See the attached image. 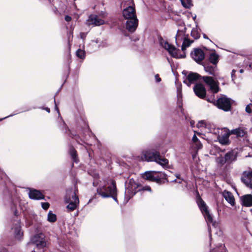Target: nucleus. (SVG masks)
Returning a JSON list of instances; mask_svg holds the SVG:
<instances>
[{
    "mask_svg": "<svg viewBox=\"0 0 252 252\" xmlns=\"http://www.w3.org/2000/svg\"><path fill=\"white\" fill-rule=\"evenodd\" d=\"M70 154L74 161L77 162V160L76 158V151L73 148H71L70 150Z\"/></svg>",
    "mask_w": 252,
    "mask_h": 252,
    "instance_id": "34",
    "label": "nucleus"
},
{
    "mask_svg": "<svg viewBox=\"0 0 252 252\" xmlns=\"http://www.w3.org/2000/svg\"><path fill=\"white\" fill-rule=\"evenodd\" d=\"M158 173V172L155 171H147L145 172L143 177L146 180L158 183L160 181V177L156 176V174Z\"/></svg>",
    "mask_w": 252,
    "mask_h": 252,
    "instance_id": "15",
    "label": "nucleus"
},
{
    "mask_svg": "<svg viewBox=\"0 0 252 252\" xmlns=\"http://www.w3.org/2000/svg\"><path fill=\"white\" fill-rule=\"evenodd\" d=\"M186 28H184L183 30H178L176 37L175 40L176 45L178 46H180V43L183 41L186 38H187L185 34Z\"/></svg>",
    "mask_w": 252,
    "mask_h": 252,
    "instance_id": "16",
    "label": "nucleus"
},
{
    "mask_svg": "<svg viewBox=\"0 0 252 252\" xmlns=\"http://www.w3.org/2000/svg\"><path fill=\"white\" fill-rule=\"evenodd\" d=\"M155 162L164 168L168 167V160L165 158H162L159 154H158V158H157Z\"/></svg>",
    "mask_w": 252,
    "mask_h": 252,
    "instance_id": "21",
    "label": "nucleus"
},
{
    "mask_svg": "<svg viewBox=\"0 0 252 252\" xmlns=\"http://www.w3.org/2000/svg\"><path fill=\"white\" fill-rule=\"evenodd\" d=\"M71 20V17L69 16H68V15H66L65 17V20L67 22H69Z\"/></svg>",
    "mask_w": 252,
    "mask_h": 252,
    "instance_id": "41",
    "label": "nucleus"
},
{
    "mask_svg": "<svg viewBox=\"0 0 252 252\" xmlns=\"http://www.w3.org/2000/svg\"><path fill=\"white\" fill-rule=\"evenodd\" d=\"M235 71L234 70H233L232 71V76H233L235 73Z\"/></svg>",
    "mask_w": 252,
    "mask_h": 252,
    "instance_id": "49",
    "label": "nucleus"
},
{
    "mask_svg": "<svg viewBox=\"0 0 252 252\" xmlns=\"http://www.w3.org/2000/svg\"><path fill=\"white\" fill-rule=\"evenodd\" d=\"M208 223H211L215 225V222L214 221L212 215L209 213L208 210L202 213Z\"/></svg>",
    "mask_w": 252,
    "mask_h": 252,
    "instance_id": "24",
    "label": "nucleus"
},
{
    "mask_svg": "<svg viewBox=\"0 0 252 252\" xmlns=\"http://www.w3.org/2000/svg\"><path fill=\"white\" fill-rule=\"evenodd\" d=\"M46 111H48V112H50V109H49V108H47L46 109Z\"/></svg>",
    "mask_w": 252,
    "mask_h": 252,
    "instance_id": "51",
    "label": "nucleus"
},
{
    "mask_svg": "<svg viewBox=\"0 0 252 252\" xmlns=\"http://www.w3.org/2000/svg\"><path fill=\"white\" fill-rule=\"evenodd\" d=\"M123 16L126 19L137 18L135 4L133 0H127L124 2Z\"/></svg>",
    "mask_w": 252,
    "mask_h": 252,
    "instance_id": "1",
    "label": "nucleus"
},
{
    "mask_svg": "<svg viewBox=\"0 0 252 252\" xmlns=\"http://www.w3.org/2000/svg\"><path fill=\"white\" fill-rule=\"evenodd\" d=\"M200 77V75L196 73H190L187 77L189 81L188 85L189 86L191 84L194 83Z\"/></svg>",
    "mask_w": 252,
    "mask_h": 252,
    "instance_id": "20",
    "label": "nucleus"
},
{
    "mask_svg": "<svg viewBox=\"0 0 252 252\" xmlns=\"http://www.w3.org/2000/svg\"><path fill=\"white\" fill-rule=\"evenodd\" d=\"M207 100L208 101V102H213L215 105H216V102L214 101V102H212V101H211L210 100V99H207Z\"/></svg>",
    "mask_w": 252,
    "mask_h": 252,
    "instance_id": "46",
    "label": "nucleus"
},
{
    "mask_svg": "<svg viewBox=\"0 0 252 252\" xmlns=\"http://www.w3.org/2000/svg\"><path fill=\"white\" fill-rule=\"evenodd\" d=\"M160 44L161 46L166 50H167L170 54V55L173 57L176 58H179L178 54V50L176 49L174 46L170 44L167 41L163 39H161L160 41Z\"/></svg>",
    "mask_w": 252,
    "mask_h": 252,
    "instance_id": "6",
    "label": "nucleus"
},
{
    "mask_svg": "<svg viewBox=\"0 0 252 252\" xmlns=\"http://www.w3.org/2000/svg\"><path fill=\"white\" fill-rule=\"evenodd\" d=\"M159 154V152L155 151H146L142 153L144 158L148 161H155Z\"/></svg>",
    "mask_w": 252,
    "mask_h": 252,
    "instance_id": "11",
    "label": "nucleus"
},
{
    "mask_svg": "<svg viewBox=\"0 0 252 252\" xmlns=\"http://www.w3.org/2000/svg\"><path fill=\"white\" fill-rule=\"evenodd\" d=\"M71 197L67 198L66 197L65 201L68 203V205L66 208L69 211H72L74 210L79 204V200L78 196L76 195L75 192H73L70 194Z\"/></svg>",
    "mask_w": 252,
    "mask_h": 252,
    "instance_id": "5",
    "label": "nucleus"
},
{
    "mask_svg": "<svg viewBox=\"0 0 252 252\" xmlns=\"http://www.w3.org/2000/svg\"><path fill=\"white\" fill-rule=\"evenodd\" d=\"M193 42V40L189 39L187 37L183 41L182 45V51H185L186 48L189 47L191 44Z\"/></svg>",
    "mask_w": 252,
    "mask_h": 252,
    "instance_id": "25",
    "label": "nucleus"
},
{
    "mask_svg": "<svg viewBox=\"0 0 252 252\" xmlns=\"http://www.w3.org/2000/svg\"><path fill=\"white\" fill-rule=\"evenodd\" d=\"M56 220L57 218L56 215L50 211L48 215V220L50 222H54Z\"/></svg>",
    "mask_w": 252,
    "mask_h": 252,
    "instance_id": "30",
    "label": "nucleus"
},
{
    "mask_svg": "<svg viewBox=\"0 0 252 252\" xmlns=\"http://www.w3.org/2000/svg\"><path fill=\"white\" fill-rule=\"evenodd\" d=\"M33 244L36 246L38 249H42L46 246V242L44 235L42 234L35 235L32 239Z\"/></svg>",
    "mask_w": 252,
    "mask_h": 252,
    "instance_id": "8",
    "label": "nucleus"
},
{
    "mask_svg": "<svg viewBox=\"0 0 252 252\" xmlns=\"http://www.w3.org/2000/svg\"><path fill=\"white\" fill-rule=\"evenodd\" d=\"M55 103H56L55 101ZM55 105H56V109L58 111V112H59V109L57 106L56 103H55Z\"/></svg>",
    "mask_w": 252,
    "mask_h": 252,
    "instance_id": "47",
    "label": "nucleus"
},
{
    "mask_svg": "<svg viewBox=\"0 0 252 252\" xmlns=\"http://www.w3.org/2000/svg\"><path fill=\"white\" fill-rule=\"evenodd\" d=\"M230 133L236 135L237 137H243L246 134V131L243 128L239 127L231 130Z\"/></svg>",
    "mask_w": 252,
    "mask_h": 252,
    "instance_id": "22",
    "label": "nucleus"
},
{
    "mask_svg": "<svg viewBox=\"0 0 252 252\" xmlns=\"http://www.w3.org/2000/svg\"><path fill=\"white\" fill-rule=\"evenodd\" d=\"M241 180L247 187L252 189V171L249 170L244 171L241 178Z\"/></svg>",
    "mask_w": 252,
    "mask_h": 252,
    "instance_id": "9",
    "label": "nucleus"
},
{
    "mask_svg": "<svg viewBox=\"0 0 252 252\" xmlns=\"http://www.w3.org/2000/svg\"><path fill=\"white\" fill-rule=\"evenodd\" d=\"M216 162H217L218 164H219L220 165H222L225 163L226 162V160L224 158L222 157H220L217 158H216Z\"/></svg>",
    "mask_w": 252,
    "mask_h": 252,
    "instance_id": "33",
    "label": "nucleus"
},
{
    "mask_svg": "<svg viewBox=\"0 0 252 252\" xmlns=\"http://www.w3.org/2000/svg\"><path fill=\"white\" fill-rule=\"evenodd\" d=\"M216 105L219 108L228 111L231 108L230 99L225 96H223L217 100Z\"/></svg>",
    "mask_w": 252,
    "mask_h": 252,
    "instance_id": "4",
    "label": "nucleus"
},
{
    "mask_svg": "<svg viewBox=\"0 0 252 252\" xmlns=\"http://www.w3.org/2000/svg\"><path fill=\"white\" fill-rule=\"evenodd\" d=\"M49 204L47 202L42 203V207L44 210H47L49 207Z\"/></svg>",
    "mask_w": 252,
    "mask_h": 252,
    "instance_id": "39",
    "label": "nucleus"
},
{
    "mask_svg": "<svg viewBox=\"0 0 252 252\" xmlns=\"http://www.w3.org/2000/svg\"><path fill=\"white\" fill-rule=\"evenodd\" d=\"M130 191V189L129 188V187H127L126 189V192L127 193H129V192Z\"/></svg>",
    "mask_w": 252,
    "mask_h": 252,
    "instance_id": "45",
    "label": "nucleus"
},
{
    "mask_svg": "<svg viewBox=\"0 0 252 252\" xmlns=\"http://www.w3.org/2000/svg\"><path fill=\"white\" fill-rule=\"evenodd\" d=\"M215 68L211 66H204L205 71L213 75H215Z\"/></svg>",
    "mask_w": 252,
    "mask_h": 252,
    "instance_id": "29",
    "label": "nucleus"
},
{
    "mask_svg": "<svg viewBox=\"0 0 252 252\" xmlns=\"http://www.w3.org/2000/svg\"><path fill=\"white\" fill-rule=\"evenodd\" d=\"M223 196L225 199V200L231 204V205L233 206L235 204V199L232 195V194L226 190H224L223 192Z\"/></svg>",
    "mask_w": 252,
    "mask_h": 252,
    "instance_id": "19",
    "label": "nucleus"
},
{
    "mask_svg": "<svg viewBox=\"0 0 252 252\" xmlns=\"http://www.w3.org/2000/svg\"><path fill=\"white\" fill-rule=\"evenodd\" d=\"M180 1L185 8H189L192 5L191 0H180Z\"/></svg>",
    "mask_w": 252,
    "mask_h": 252,
    "instance_id": "31",
    "label": "nucleus"
},
{
    "mask_svg": "<svg viewBox=\"0 0 252 252\" xmlns=\"http://www.w3.org/2000/svg\"><path fill=\"white\" fill-rule=\"evenodd\" d=\"M203 81L209 86L210 90L214 93H218L220 88L218 82L215 81L214 79L209 76H203L202 77Z\"/></svg>",
    "mask_w": 252,
    "mask_h": 252,
    "instance_id": "7",
    "label": "nucleus"
},
{
    "mask_svg": "<svg viewBox=\"0 0 252 252\" xmlns=\"http://www.w3.org/2000/svg\"><path fill=\"white\" fill-rule=\"evenodd\" d=\"M29 197L32 199H41L44 198V195L39 190L31 189L29 192Z\"/></svg>",
    "mask_w": 252,
    "mask_h": 252,
    "instance_id": "17",
    "label": "nucleus"
},
{
    "mask_svg": "<svg viewBox=\"0 0 252 252\" xmlns=\"http://www.w3.org/2000/svg\"><path fill=\"white\" fill-rule=\"evenodd\" d=\"M213 133L217 135V139L222 145H227L229 143V137L231 134L230 131L227 128L220 129L215 128L213 130Z\"/></svg>",
    "mask_w": 252,
    "mask_h": 252,
    "instance_id": "3",
    "label": "nucleus"
},
{
    "mask_svg": "<svg viewBox=\"0 0 252 252\" xmlns=\"http://www.w3.org/2000/svg\"><path fill=\"white\" fill-rule=\"evenodd\" d=\"M182 183V181L179 182V183Z\"/></svg>",
    "mask_w": 252,
    "mask_h": 252,
    "instance_id": "54",
    "label": "nucleus"
},
{
    "mask_svg": "<svg viewBox=\"0 0 252 252\" xmlns=\"http://www.w3.org/2000/svg\"><path fill=\"white\" fill-rule=\"evenodd\" d=\"M142 190H147V191H151V189L149 186H145V187H143L142 188Z\"/></svg>",
    "mask_w": 252,
    "mask_h": 252,
    "instance_id": "40",
    "label": "nucleus"
},
{
    "mask_svg": "<svg viewBox=\"0 0 252 252\" xmlns=\"http://www.w3.org/2000/svg\"><path fill=\"white\" fill-rule=\"evenodd\" d=\"M192 140L193 142L196 144L198 149H201L202 148V144L199 142L198 139L195 134L193 136Z\"/></svg>",
    "mask_w": 252,
    "mask_h": 252,
    "instance_id": "32",
    "label": "nucleus"
},
{
    "mask_svg": "<svg viewBox=\"0 0 252 252\" xmlns=\"http://www.w3.org/2000/svg\"><path fill=\"white\" fill-rule=\"evenodd\" d=\"M16 236L17 238H20L22 235V232H21L20 226L19 223H17L16 226L13 228Z\"/></svg>",
    "mask_w": 252,
    "mask_h": 252,
    "instance_id": "28",
    "label": "nucleus"
},
{
    "mask_svg": "<svg viewBox=\"0 0 252 252\" xmlns=\"http://www.w3.org/2000/svg\"><path fill=\"white\" fill-rule=\"evenodd\" d=\"M240 72H241V73H242V72H243V70H242V69H241V70H240Z\"/></svg>",
    "mask_w": 252,
    "mask_h": 252,
    "instance_id": "53",
    "label": "nucleus"
},
{
    "mask_svg": "<svg viewBox=\"0 0 252 252\" xmlns=\"http://www.w3.org/2000/svg\"><path fill=\"white\" fill-rule=\"evenodd\" d=\"M76 55L80 59H84L85 58V51L83 50L79 49L76 52Z\"/></svg>",
    "mask_w": 252,
    "mask_h": 252,
    "instance_id": "36",
    "label": "nucleus"
},
{
    "mask_svg": "<svg viewBox=\"0 0 252 252\" xmlns=\"http://www.w3.org/2000/svg\"><path fill=\"white\" fill-rule=\"evenodd\" d=\"M126 23V28L130 32H133L136 29L138 25V20L137 18L127 19Z\"/></svg>",
    "mask_w": 252,
    "mask_h": 252,
    "instance_id": "12",
    "label": "nucleus"
},
{
    "mask_svg": "<svg viewBox=\"0 0 252 252\" xmlns=\"http://www.w3.org/2000/svg\"><path fill=\"white\" fill-rule=\"evenodd\" d=\"M197 204L202 213L205 212L206 210H208L205 203L202 199H198L197 200Z\"/></svg>",
    "mask_w": 252,
    "mask_h": 252,
    "instance_id": "26",
    "label": "nucleus"
},
{
    "mask_svg": "<svg viewBox=\"0 0 252 252\" xmlns=\"http://www.w3.org/2000/svg\"><path fill=\"white\" fill-rule=\"evenodd\" d=\"M86 36V33H83V32H81L80 33V37L82 39H84Z\"/></svg>",
    "mask_w": 252,
    "mask_h": 252,
    "instance_id": "43",
    "label": "nucleus"
},
{
    "mask_svg": "<svg viewBox=\"0 0 252 252\" xmlns=\"http://www.w3.org/2000/svg\"><path fill=\"white\" fill-rule=\"evenodd\" d=\"M155 79L158 82H159L161 81V79L159 78L158 74L155 75Z\"/></svg>",
    "mask_w": 252,
    "mask_h": 252,
    "instance_id": "42",
    "label": "nucleus"
},
{
    "mask_svg": "<svg viewBox=\"0 0 252 252\" xmlns=\"http://www.w3.org/2000/svg\"><path fill=\"white\" fill-rule=\"evenodd\" d=\"M235 156L232 152L227 153L224 157L226 162H230L235 159Z\"/></svg>",
    "mask_w": 252,
    "mask_h": 252,
    "instance_id": "27",
    "label": "nucleus"
},
{
    "mask_svg": "<svg viewBox=\"0 0 252 252\" xmlns=\"http://www.w3.org/2000/svg\"><path fill=\"white\" fill-rule=\"evenodd\" d=\"M190 124H191V125H193V123H192V122H190Z\"/></svg>",
    "mask_w": 252,
    "mask_h": 252,
    "instance_id": "55",
    "label": "nucleus"
},
{
    "mask_svg": "<svg viewBox=\"0 0 252 252\" xmlns=\"http://www.w3.org/2000/svg\"><path fill=\"white\" fill-rule=\"evenodd\" d=\"M220 249L221 250V252H226V250L224 246H221Z\"/></svg>",
    "mask_w": 252,
    "mask_h": 252,
    "instance_id": "44",
    "label": "nucleus"
},
{
    "mask_svg": "<svg viewBox=\"0 0 252 252\" xmlns=\"http://www.w3.org/2000/svg\"><path fill=\"white\" fill-rule=\"evenodd\" d=\"M219 55L214 51L210 54L209 60L210 63L214 65H216L219 61Z\"/></svg>",
    "mask_w": 252,
    "mask_h": 252,
    "instance_id": "23",
    "label": "nucleus"
},
{
    "mask_svg": "<svg viewBox=\"0 0 252 252\" xmlns=\"http://www.w3.org/2000/svg\"><path fill=\"white\" fill-rule=\"evenodd\" d=\"M135 193H136V192H135V191H134V192H132V193H131V196L134 195L135 194Z\"/></svg>",
    "mask_w": 252,
    "mask_h": 252,
    "instance_id": "50",
    "label": "nucleus"
},
{
    "mask_svg": "<svg viewBox=\"0 0 252 252\" xmlns=\"http://www.w3.org/2000/svg\"><path fill=\"white\" fill-rule=\"evenodd\" d=\"M193 91L198 97L203 99L206 95V91L204 86L201 84H196L193 87Z\"/></svg>",
    "mask_w": 252,
    "mask_h": 252,
    "instance_id": "10",
    "label": "nucleus"
},
{
    "mask_svg": "<svg viewBox=\"0 0 252 252\" xmlns=\"http://www.w3.org/2000/svg\"><path fill=\"white\" fill-rule=\"evenodd\" d=\"M97 193L103 198L112 197L115 200H117L115 195L116 194V186L113 181H111V184L107 188L103 187L102 188L97 189Z\"/></svg>",
    "mask_w": 252,
    "mask_h": 252,
    "instance_id": "2",
    "label": "nucleus"
},
{
    "mask_svg": "<svg viewBox=\"0 0 252 252\" xmlns=\"http://www.w3.org/2000/svg\"><path fill=\"white\" fill-rule=\"evenodd\" d=\"M191 35L195 39H198L200 37V34L196 30L193 29L191 32Z\"/></svg>",
    "mask_w": 252,
    "mask_h": 252,
    "instance_id": "35",
    "label": "nucleus"
},
{
    "mask_svg": "<svg viewBox=\"0 0 252 252\" xmlns=\"http://www.w3.org/2000/svg\"><path fill=\"white\" fill-rule=\"evenodd\" d=\"M246 111L248 113L252 112V104H249L246 106Z\"/></svg>",
    "mask_w": 252,
    "mask_h": 252,
    "instance_id": "37",
    "label": "nucleus"
},
{
    "mask_svg": "<svg viewBox=\"0 0 252 252\" xmlns=\"http://www.w3.org/2000/svg\"><path fill=\"white\" fill-rule=\"evenodd\" d=\"M204 37L205 38H207V37H206V36L205 35H204Z\"/></svg>",
    "mask_w": 252,
    "mask_h": 252,
    "instance_id": "52",
    "label": "nucleus"
},
{
    "mask_svg": "<svg viewBox=\"0 0 252 252\" xmlns=\"http://www.w3.org/2000/svg\"><path fill=\"white\" fill-rule=\"evenodd\" d=\"M176 176L177 179H180V175H177Z\"/></svg>",
    "mask_w": 252,
    "mask_h": 252,
    "instance_id": "48",
    "label": "nucleus"
},
{
    "mask_svg": "<svg viewBox=\"0 0 252 252\" xmlns=\"http://www.w3.org/2000/svg\"><path fill=\"white\" fill-rule=\"evenodd\" d=\"M105 24L104 21L100 18L98 16L91 15L88 19V24L98 26Z\"/></svg>",
    "mask_w": 252,
    "mask_h": 252,
    "instance_id": "14",
    "label": "nucleus"
},
{
    "mask_svg": "<svg viewBox=\"0 0 252 252\" xmlns=\"http://www.w3.org/2000/svg\"><path fill=\"white\" fill-rule=\"evenodd\" d=\"M192 59L197 63L201 62L205 58V54L203 51L200 49H195L191 53Z\"/></svg>",
    "mask_w": 252,
    "mask_h": 252,
    "instance_id": "13",
    "label": "nucleus"
},
{
    "mask_svg": "<svg viewBox=\"0 0 252 252\" xmlns=\"http://www.w3.org/2000/svg\"><path fill=\"white\" fill-rule=\"evenodd\" d=\"M242 204L247 207L252 206V195L251 194H247L244 195L241 198Z\"/></svg>",
    "mask_w": 252,
    "mask_h": 252,
    "instance_id": "18",
    "label": "nucleus"
},
{
    "mask_svg": "<svg viewBox=\"0 0 252 252\" xmlns=\"http://www.w3.org/2000/svg\"><path fill=\"white\" fill-rule=\"evenodd\" d=\"M205 121L202 120L198 122V123L197 124V127H204L205 126Z\"/></svg>",
    "mask_w": 252,
    "mask_h": 252,
    "instance_id": "38",
    "label": "nucleus"
}]
</instances>
